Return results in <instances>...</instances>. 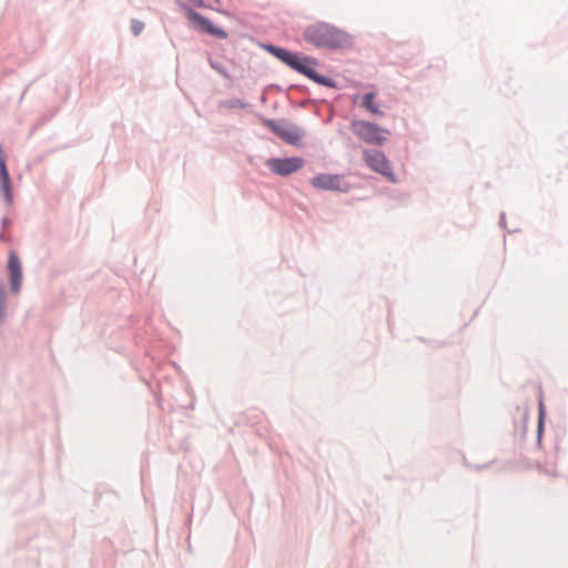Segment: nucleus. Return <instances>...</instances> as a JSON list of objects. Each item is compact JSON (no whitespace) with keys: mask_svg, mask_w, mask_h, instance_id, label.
I'll return each mask as SVG.
<instances>
[{"mask_svg":"<svg viewBox=\"0 0 568 568\" xmlns=\"http://www.w3.org/2000/svg\"><path fill=\"white\" fill-rule=\"evenodd\" d=\"M306 42L323 49H339L349 44V36L326 22L308 26L304 31Z\"/></svg>","mask_w":568,"mask_h":568,"instance_id":"nucleus-1","label":"nucleus"},{"mask_svg":"<svg viewBox=\"0 0 568 568\" xmlns=\"http://www.w3.org/2000/svg\"><path fill=\"white\" fill-rule=\"evenodd\" d=\"M264 125L283 141L294 146L300 145L301 140L305 135V131L293 123L281 124L275 120L265 119Z\"/></svg>","mask_w":568,"mask_h":568,"instance_id":"nucleus-2","label":"nucleus"},{"mask_svg":"<svg viewBox=\"0 0 568 568\" xmlns=\"http://www.w3.org/2000/svg\"><path fill=\"white\" fill-rule=\"evenodd\" d=\"M364 161L376 173L385 176L389 182L397 183L398 179L385 154L379 150H365Z\"/></svg>","mask_w":568,"mask_h":568,"instance_id":"nucleus-3","label":"nucleus"},{"mask_svg":"<svg viewBox=\"0 0 568 568\" xmlns=\"http://www.w3.org/2000/svg\"><path fill=\"white\" fill-rule=\"evenodd\" d=\"M352 129L363 141L376 145H383L386 138L382 133H388L387 130H383L377 124L368 121H354Z\"/></svg>","mask_w":568,"mask_h":568,"instance_id":"nucleus-4","label":"nucleus"},{"mask_svg":"<svg viewBox=\"0 0 568 568\" xmlns=\"http://www.w3.org/2000/svg\"><path fill=\"white\" fill-rule=\"evenodd\" d=\"M315 64H316V60L314 58L301 57L298 59V61L296 62L293 70L307 77L308 79H311L312 81H314L317 84H321V85H324L327 88H336L337 87L336 82L333 79L322 75L313 69L312 65H315Z\"/></svg>","mask_w":568,"mask_h":568,"instance_id":"nucleus-5","label":"nucleus"},{"mask_svg":"<svg viewBox=\"0 0 568 568\" xmlns=\"http://www.w3.org/2000/svg\"><path fill=\"white\" fill-rule=\"evenodd\" d=\"M315 64H316V60L314 58L301 57L298 59V61L296 62L293 70L307 77L308 79H311L312 81H314L317 84H321V85H324L327 88H336L337 87L336 82L333 79L322 75L313 69L312 65H315Z\"/></svg>","mask_w":568,"mask_h":568,"instance_id":"nucleus-6","label":"nucleus"},{"mask_svg":"<svg viewBox=\"0 0 568 568\" xmlns=\"http://www.w3.org/2000/svg\"><path fill=\"white\" fill-rule=\"evenodd\" d=\"M181 8L184 10L186 17L202 31L216 37L217 39L227 38V33L222 28L214 26L207 18L192 9L190 6L181 3Z\"/></svg>","mask_w":568,"mask_h":568,"instance_id":"nucleus-7","label":"nucleus"},{"mask_svg":"<svg viewBox=\"0 0 568 568\" xmlns=\"http://www.w3.org/2000/svg\"><path fill=\"white\" fill-rule=\"evenodd\" d=\"M304 165V160L298 156L292 158H271L266 161V166L276 175L288 176L298 171Z\"/></svg>","mask_w":568,"mask_h":568,"instance_id":"nucleus-8","label":"nucleus"},{"mask_svg":"<svg viewBox=\"0 0 568 568\" xmlns=\"http://www.w3.org/2000/svg\"><path fill=\"white\" fill-rule=\"evenodd\" d=\"M311 184L315 189L324 191H335L346 193L349 190L348 184L344 181L343 176L337 174L321 173L314 176Z\"/></svg>","mask_w":568,"mask_h":568,"instance_id":"nucleus-9","label":"nucleus"},{"mask_svg":"<svg viewBox=\"0 0 568 568\" xmlns=\"http://www.w3.org/2000/svg\"><path fill=\"white\" fill-rule=\"evenodd\" d=\"M7 268L10 277V290L12 293H19L22 285V266L14 251L8 255Z\"/></svg>","mask_w":568,"mask_h":568,"instance_id":"nucleus-10","label":"nucleus"},{"mask_svg":"<svg viewBox=\"0 0 568 568\" xmlns=\"http://www.w3.org/2000/svg\"><path fill=\"white\" fill-rule=\"evenodd\" d=\"M0 193L2 194L4 202L8 205H11L13 202V194L10 178L7 180H0Z\"/></svg>","mask_w":568,"mask_h":568,"instance_id":"nucleus-11","label":"nucleus"},{"mask_svg":"<svg viewBox=\"0 0 568 568\" xmlns=\"http://www.w3.org/2000/svg\"><path fill=\"white\" fill-rule=\"evenodd\" d=\"M7 290L2 281L0 280V326L4 323L7 318Z\"/></svg>","mask_w":568,"mask_h":568,"instance_id":"nucleus-12","label":"nucleus"},{"mask_svg":"<svg viewBox=\"0 0 568 568\" xmlns=\"http://www.w3.org/2000/svg\"><path fill=\"white\" fill-rule=\"evenodd\" d=\"M263 47L266 51H268L272 55H274L276 59H278L283 63L290 52V50L282 48V47L274 45V44H264Z\"/></svg>","mask_w":568,"mask_h":568,"instance_id":"nucleus-13","label":"nucleus"},{"mask_svg":"<svg viewBox=\"0 0 568 568\" xmlns=\"http://www.w3.org/2000/svg\"><path fill=\"white\" fill-rule=\"evenodd\" d=\"M374 97L375 95L373 92L365 93L363 97L362 105L373 114H383L379 108L374 104Z\"/></svg>","mask_w":568,"mask_h":568,"instance_id":"nucleus-14","label":"nucleus"},{"mask_svg":"<svg viewBox=\"0 0 568 568\" xmlns=\"http://www.w3.org/2000/svg\"><path fill=\"white\" fill-rule=\"evenodd\" d=\"M210 67L216 71L220 75H222L224 79H230V73L227 71V68L217 59H213L212 57H209L207 59Z\"/></svg>","mask_w":568,"mask_h":568,"instance_id":"nucleus-15","label":"nucleus"},{"mask_svg":"<svg viewBox=\"0 0 568 568\" xmlns=\"http://www.w3.org/2000/svg\"><path fill=\"white\" fill-rule=\"evenodd\" d=\"M221 108H227V109H245L248 106V103L245 101L232 98L220 102Z\"/></svg>","mask_w":568,"mask_h":568,"instance_id":"nucleus-16","label":"nucleus"},{"mask_svg":"<svg viewBox=\"0 0 568 568\" xmlns=\"http://www.w3.org/2000/svg\"><path fill=\"white\" fill-rule=\"evenodd\" d=\"M144 29V23L140 20H136V19H132L131 20V31L133 33V36L138 37L142 33Z\"/></svg>","mask_w":568,"mask_h":568,"instance_id":"nucleus-17","label":"nucleus"},{"mask_svg":"<svg viewBox=\"0 0 568 568\" xmlns=\"http://www.w3.org/2000/svg\"><path fill=\"white\" fill-rule=\"evenodd\" d=\"M300 58H301V55L298 53L290 51L287 54V58L284 61V64H286L291 69H294V67Z\"/></svg>","mask_w":568,"mask_h":568,"instance_id":"nucleus-18","label":"nucleus"},{"mask_svg":"<svg viewBox=\"0 0 568 568\" xmlns=\"http://www.w3.org/2000/svg\"><path fill=\"white\" fill-rule=\"evenodd\" d=\"M544 416H545L544 406L540 403L539 404V417H538V436L539 437L541 435V429H542V424H544Z\"/></svg>","mask_w":568,"mask_h":568,"instance_id":"nucleus-19","label":"nucleus"},{"mask_svg":"<svg viewBox=\"0 0 568 568\" xmlns=\"http://www.w3.org/2000/svg\"><path fill=\"white\" fill-rule=\"evenodd\" d=\"M505 223H506L505 213H501L500 219H499V225L504 227Z\"/></svg>","mask_w":568,"mask_h":568,"instance_id":"nucleus-20","label":"nucleus"},{"mask_svg":"<svg viewBox=\"0 0 568 568\" xmlns=\"http://www.w3.org/2000/svg\"><path fill=\"white\" fill-rule=\"evenodd\" d=\"M1 224H2L3 227H8L9 224H10V220L8 217H3L1 220Z\"/></svg>","mask_w":568,"mask_h":568,"instance_id":"nucleus-21","label":"nucleus"},{"mask_svg":"<svg viewBox=\"0 0 568 568\" xmlns=\"http://www.w3.org/2000/svg\"><path fill=\"white\" fill-rule=\"evenodd\" d=\"M7 241H8V237L3 233H0V242H7Z\"/></svg>","mask_w":568,"mask_h":568,"instance_id":"nucleus-22","label":"nucleus"},{"mask_svg":"<svg viewBox=\"0 0 568 568\" xmlns=\"http://www.w3.org/2000/svg\"><path fill=\"white\" fill-rule=\"evenodd\" d=\"M199 6H202L203 4V0H197L196 2Z\"/></svg>","mask_w":568,"mask_h":568,"instance_id":"nucleus-23","label":"nucleus"}]
</instances>
